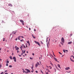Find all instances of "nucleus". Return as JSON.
Segmentation results:
<instances>
[{
  "label": "nucleus",
  "instance_id": "4d7b16f0",
  "mask_svg": "<svg viewBox=\"0 0 74 74\" xmlns=\"http://www.w3.org/2000/svg\"><path fill=\"white\" fill-rule=\"evenodd\" d=\"M26 46L27 48V45H26Z\"/></svg>",
  "mask_w": 74,
  "mask_h": 74
},
{
  "label": "nucleus",
  "instance_id": "423d86ee",
  "mask_svg": "<svg viewBox=\"0 0 74 74\" xmlns=\"http://www.w3.org/2000/svg\"><path fill=\"white\" fill-rule=\"evenodd\" d=\"M21 36H18V40H21L20 38H21Z\"/></svg>",
  "mask_w": 74,
  "mask_h": 74
},
{
  "label": "nucleus",
  "instance_id": "dca6fc26",
  "mask_svg": "<svg viewBox=\"0 0 74 74\" xmlns=\"http://www.w3.org/2000/svg\"><path fill=\"white\" fill-rule=\"evenodd\" d=\"M32 36L33 38H36V37H34V36H33V35L32 34Z\"/></svg>",
  "mask_w": 74,
  "mask_h": 74
},
{
  "label": "nucleus",
  "instance_id": "5fc2aeb1",
  "mask_svg": "<svg viewBox=\"0 0 74 74\" xmlns=\"http://www.w3.org/2000/svg\"><path fill=\"white\" fill-rule=\"evenodd\" d=\"M32 55H33V56L34 55V53H33Z\"/></svg>",
  "mask_w": 74,
  "mask_h": 74
},
{
  "label": "nucleus",
  "instance_id": "a19ab883",
  "mask_svg": "<svg viewBox=\"0 0 74 74\" xmlns=\"http://www.w3.org/2000/svg\"><path fill=\"white\" fill-rule=\"evenodd\" d=\"M21 37H22V38H23L24 37L23 36H21Z\"/></svg>",
  "mask_w": 74,
  "mask_h": 74
},
{
  "label": "nucleus",
  "instance_id": "bf43d9fd",
  "mask_svg": "<svg viewBox=\"0 0 74 74\" xmlns=\"http://www.w3.org/2000/svg\"><path fill=\"white\" fill-rule=\"evenodd\" d=\"M27 55V54H25V56H26Z\"/></svg>",
  "mask_w": 74,
  "mask_h": 74
},
{
  "label": "nucleus",
  "instance_id": "774afa93",
  "mask_svg": "<svg viewBox=\"0 0 74 74\" xmlns=\"http://www.w3.org/2000/svg\"><path fill=\"white\" fill-rule=\"evenodd\" d=\"M52 69V67H50V69Z\"/></svg>",
  "mask_w": 74,
  "mask_h": 74
},
{
  "label": "nucleus",
  "instance_id": "393cba45",
  "mask_svg": "<svg viewBox=\"0 0 74 74\" xmlns=\"http://www.w3.org/2000/svg\"><path fill=\"white\" fill-rule=\"evenodd\" d=\"M60 44H62V45H63V44L62 42H60Z\"/></svg>",
  "mask_w": 74,
  "mask_h": 74
},
{
  "label": "nucleus",
  "instance_id": "58836bf2",
  "mask_svg": "<svg viewBox=\"0 0 74 74\" xmlns=\"http://www.w3.org/2000/svg\"><path fill=\"white\" fill-rule=\"evenodd\" d=\"M4 74V73H3V72H2L1 74Z\"/></svg>",
  "mask_w": 74,
  "mask_h": 74
},
{
  "label": "nucleus",
  "instance_id": "2eb2a0df",
  "mask_svg": "<svg viewBox=\"0 0 74 74\" xmlns=\"http://www.w3.org/2000/svg\"><path fill=\"white\" fill-rule=\"evenodd\" d=\"M8 5L9 6H10V7H12V4H10L9 5Z\"/></svg>",
  "mask_w": 74,
  "mask_h": 74
},
{
  "label": "nucleus",
  "instance_id": "052dcab7",
  "mask_svg": "<svg viewBox=\"0 0 74 74\" xmlns=\"http://www.w3.org/2000/svg\"><path fill=\"white\" fill-rule=\"evenodd\" d=\"M5 74H8L7 73H5Z\"/></svg>",
  "mask_w": 74,
  "mask_h": 74
},
{
  "label": "nucleus",
  "instance_id": "13d9d810",
  "mask_svg": "<svg viewBox=\"0 0 74 74\" xmlns=\"http://www.w3.org/2000/svg\"><path fill=\"white\" fill-rule=\"evenodd\" d=\"M51 56H52V57H53H53H53V56L52 55H51Z\"/></svg>",
  "mask_w": 74,
  "mask_h": 74
},
{
  "label": "nucleus",
  "instance_id": "6ab92c4d",
  "mask_svg": "<svg viewBox=\"0 0 74 74\" xmlns=\"http://www.w3.org/2000/svg\"><path fill=\"white\" fill-rule=\"evenodd\" d=\"M33 67L34 66L33 65L32 67H31V69H32V70H33Z\"/></svg>",
  "mask_w": 74,
  "mask_h": 74
},
{
  "label": "nucleus",
  "instance_id": "e433bc0d",
  "mask_svg": "<svg viewBox=\"0 0 74 74\" xmlns=\"http://www.w3.org/2000/svg\"><path fill=\"white\" fill-rule=\"evenodd\" d=\"M22 23V24H23V25H25V24H24L23 23Z\"/></svg>",
  "mask_w": 74,
  "mask_h": 74
},
{
  "label": "nucleus",
  "instance_id": "5701e85b",
  "mask_svg": "<svg viewBox=\"0 0 74 74\" xmlns=\"http://www.w3.org/2000/svg\"><path fill=\"white\" fill-rule=\"evenodd\" d=\"M9 67L11 68V67H12V65H10V66H9Z\"/></svg>",
  "mask_w": 74,
  "mask_h": 74
},
{
  "label": "nucleus",
  "instance_id": "603ef678",
  "mask_svg": "<svg viewBox=\"0 0 74 74\" xmlns=\"http://www.w3.org/2000/svg\"><path fill=\"white\" fill-rule=\"evenodd\" d=\"M5 72H7V70L5 71Z\"/></svg>",
  "mask_w": 74,
  "mask_h": 74
},
{
  "label": "nucleus",
  "instance_id": "f704fd0d",
  "mask_svg": "<svg viewBox=\"0 0 74 74\" xmlns=\"http://www.w3.org/2000/svg\"><path fill=\"white\" fill-rule=\"evenodd\" d=\"M41 73H42L43 74V72H42V70H41Z\"/></svg>",
  "mask_w": 74,
  "mask_h": 74
},
{
  "label": "nucleus",
  "instance_id": "680f3d73",
  "mask_svg": "<svg viewBox=\"0 0 74 74\" xmlns=\"http://www.w3.org/2000/svg\"><path fill=\"white\" fill-rule=\"evenodd\" d=\"M55 42H57V40H55Z\"/></svg>",
  "mask_w": 74,
  "mask_h": 74
},
{
  "label": "nucleus",
  "instance_id": "20e7f679",
  "mask_svg": "<svg viewBox=\"0 0 74 74\" xmlns=\"http://www.w3.org/2000/svg\"><path fill=\"white\" fill-rule=\"evenodd\" d=\"M13 60H14V62H16V58H15V57H13Z\"/></svg>",
  "mask_w": 74,
  "mask_h": 74
},
{
  "label": "nucleus",
  "instance_id": "c9c22d12",
  "mask_svg": "<svg viewBox=\"0 0 74 74\" xmlns=\"http://www.w3.org/2000/svg\"><path fill=\"white\" fill-rule=\"evenodd\" d=\"M25 50H24V51L23 53H25Z\"/></svg>",
  "mask_w": 74,
  "mask_h": 74
},
{
  "label": "nucleus",
  "instance_id": "ea45409f",
  "mask_svg": "<svg viewBox=\"0 0 74 74\" xmlns=\"http://www.w3.org/2000/svg\"><path fill=\"white\" fill-rule=\"evenodd\" d=\"M14 48H16V46H15L14 47Z\"/></svg>",
  "mask_w": 74,
  "mask_h": 74
},
{
  "label": "nucleus",
  "instance_id": "f03ea898",
  "mask_svg": "<svg viewBox=\"0 0 74 74\" xmlns=\"http://www.w3.org/2000/svg\"><path fill=\"white\" fill-rule=\"evenodd\" d=\"M34 42H35L36 44H38V45H39V47H40V43H39V42H37L36 41H34Z\"/></svg>",
  "mask_w": 74,
  "mask_h": 74
},
{
  "label": "nucleus",
  "instance_id": "37998d69",
  "mask_svg": "<svg viewBox=\"0 0 74 74\" xmlns=\"http://www.w3.org/2000/svg\"><path fill=\"white\" fill-rule=\"evenodd\" d=\"M34 32H36V29H34Z\"/></svg>",
  "mask_w": 74,
  "mask_h": 74
},
{
  "label": "nucleus",
  "instance_id": "a211bd4d",
  "mask_svg": "<svg viewBox=\"0 0 74 74\" xmlns=\"http://www.w3.org/2000/svg\"><path fill=\"white\" fill-rule=\"evenodd\" d=\"M10 59H12V56H11L10 57Z\"/></svg>",
  "mask_w": 74,
  "mask_h": 74
},
{
  "label": "nucleus",
  "instance_id": "c85d7f7f",
  "mask_svg": "<svg viewBox=\"0 0 74 74\" xmlns=\"http://www.w3.org/2000/svg\"><path fill=\"white\" fill-rule=\"evenodd\" d=\"M22 48V46H21L20 47V49H21Z\"/></svg>",
  "mask_w": 74,
  "mask_h": 74
},
{
  "label": "nucleus",
  "instance_id": "8fccbe9b",
  "mask_svg": "<svg viewBox=\"0 0 74 74\" xmlns=\"http://www.w3.org/2000/svg\"><path fill=\"white\" fill-rule=\"evenodd\" d=\"M17 40V38H16V39H15V40H16H16Z\"/></svg>",
  "mask_w": 74,
  "mask_h": 74
},
{
  "label": "nucleus",
  "instance_id": "9d476101",
  "mask_svg": "<svg viewBox=\"0 0 74 74\" xmlns=\"http://www.w3.org/2000/svg\"><path fill=\"white\" fill-rule=\"evenodd\" d=\"M27 44L29 45V46L30 45V43L29 42V41H28L27 42Z\"/></svg>",
  "mask_w": 74,
  "mask_h": 74
},
{
  "label": "nucleus",
  "instance_id": "39448f33",
  "mask_svg": "<svg viewBox=\"0 0 74 74\" xmlns=\"http://www.w3.org/2000/svg\"><path fill=\"white\" fill-rule=\"evenodd\" d=\"M53 58L54 59V60H55L56 61H57V62H59V61H58L57 60V59H56V58L54 57H53Z\"/></svg>",
  "mask_w": 74,
  "mask_h": 74
},
{
  "label": "nucleus",
  "instance_id": "9b49d317",
  "mask_svg": "<svg viewBox=\"0 0 74 74\" xmlns=\"http://www.w3.org/2000/svg\"><path fill=\"white\" fill-rule=\"evenodd\" d=\"M38 64L37 63L35 65V67H37V66H38Z\"/></svg>",
  "mask_w": 74,
  "mask_h": 74
},
{
  "label": "nucleus",
  "instance_id": "de8ad7c7",
  "mask_svg": "<svg viewBox=\"0 0 74 74\" xmlns=\"http://www.w3.org/2000/svg\"><path fill=\"white\" fill-rule=\"evenodd\" d=\"M55 70V73H56V69H54Z\"/></svg>",
  "mask_w": 74,
  "mask_h": 74
},
{
  "label": "nucleus",
  "instance_id": "6e6d98bb",
  "mask_svg": "<svg viewBox=\"0 0 74 74\" xmlns=\"http://www.w3.org/2000/svg\"><path fill=\"white\" fill-rule=\"evenodd\" d=\"M30 59H32V58H31V57H30Z\"/></svg>",
  "mask_w": 74,
  "mask_h": 74
},
{
  "label": "nucleus",
  "instance_id": "b1692460",
  "mask_svg": "<svg viewBox=\"0 0 74 74\" xmlns=\"http://www.w3.org/2000/svg\"><path fill=\"white\" fill-rule=\"evenodd\" d=\"M22 70H23V73H24V72H25V70H24V69H22Z\"/></svg>",
  "mask_w": 74,
  "mask_h": 74
},
{
  "label": "nucleus",
  "instance_id": "a18cd8bd",
  "mask_svg": "<svg viewBox=\"0 0 74 74\" xmlns=\"http://www.w3.org/2000/svg\"><path fill=\"white\" fill-rule=\"evenodd\" d=\"M53 55L54 56H55V57H56V56L55 55H54V53H53Z\"/></svg>",
  "mask_w": 74,
  "mask_h": 74
},
{
  "label": "nucleus",
  "instance_id": "69168bd1",
  "mask_svg": "<svg viewBox=\"0 0 74 74\" xmlns=\"http://www.w3.org/2000/svg\"><path fill=\"white\" fill-rule=\"evenodd\" d=\"M47 67H48V68H49V67H48V66H47Z\"/></svg>",
  "mask_w": 74,
  "mask_h": 74
},
{
  "label": "nucleus",
  "instance_id": "4468645a",
  "mask_svg": "<svg viewBox=\"0 0 74 74\" xmlns=\"http://www.w3.org/2000/svg\"><path fill=\"white\" fill-rule=\"evenodd\" d=\"M58 67H59V68H60V69H61V68L60 67V65L58 64Z\"/></svg>",
  "mask_w": 74,
  "mask_h": 74
},
{
  "label": "nucleus",
  "instance_id": "79ce46f5",
  "mask_svg": "<svg viewBox=\"0 0 74 74\" xmlns=\"http://www.w3.org/2000/svg\"><path fill=\"white\" fill-rule=\"evenodd\" d=\"M24 48H26V46H24Z\"/></svg>",
  "mask_w": 74,
  "mask_h": 74
},
{
  "label": "nucleus",
  "instance_id": "7ed1b4c3",
  "mask_svg": "<svg viewBox=\"0 0 74 74\" xmlns=\"http://www.w3.org/2000/svg\"><path fill=\"white\" fill-rule=\"evenodd\" d=\"M61 41L63 43L64 42V38L63 37L62 38H61Z\"/></svg>",
  "mask_w": 74,
  "mask_h": 74
},
{
  "label": "nucleus",
  "instance_id": "0eeeda50",
  "mask_svg": "<svg viewBox=\"0 0 74 74\" xmlns=\"http://www.w3.org/2000/svg\"><path fill=\"white\" fill-rule=\"evenodd\" d=\"M69 69H70V67H67L65 69V70H68Z\"/></svg>",
  "mask_w": 74,
  "mask_h": 74
},
{
  "label": "nucleus",
  "instance_id": "e2e57ef3",
  "mask_svg": "<svg viewBox=\"0 0 74 74\" xmlns=\"http://www.w3.org/2000/svg\"><path fill=\"white\" fill-rule=\"evenodd\" d=\"M19 56L20 57H21V55H19Z\"/></svg>",
  "mask_w": 74,
  "mask_h": 74
},
{
  "label": "nucleus",
  "instance_id": "bb28decb",
  "mask_svg": "<svg viewBox=\"0 0 74 74\" xmlns=\"http://www.w3.org/2000/svg\"><path fill=\"white\" fill-rule=\"evenodd\" d=\"M59 53H60V55H62V53H60V52H59Z\"/></svg>",
  "mask_w": 74,
  "mask_h": 74
},
{
  "label": "nucleus",
  "instance_id": "338daca9",
  "mask_svg": "<svg viewBox=\"0 0 74 74\" xmlns=\"http://www.w3.org/2000/svg\"><path fill=\"white\" fill-rule=\"evenodd\" d=\"M27 53H28V51H27Z\"/></svg>",
  "mask_w": 74,
  "mask_h": 74
},
{
  "label": "nucleus",
  "instance_id": "aec40b11",
  "mask_svg": "<svg viewBox=\"0 0 74 74\" xmlns=\"http://www.w3.org/2000/svg\"><path fill=\"white\" fill-rule=\"evenodd\" d=\"M7 63H9V61H7L6 62Z\"/></svg>",
  "mask_w": 74,
  "mask_h": 74
},
{
  "label": "nucleus",
  "instance_id": "c03bdc74",
  "mask_svg": "<svg viewBox=\"0 0 74 74\" xmlns=\"http://www.w3.org/2000/svg\"><path fill=\"white\" fill-rule=\"evenodd\" d=\"M0 69H1V65H0Z\"/></svg>",
  "mask_w": 74,
  "mask_h": 74
},
{
  "label": "nucleus",
  "instance_id": "473e14b6",
  "mask_svg": "<svg viewBox=\"0 0 74 74\" xmlns=\"http://www.w3.org/2000/svg\"><path fill=\"white\" fill-rule=\"evenodd\" d=\"M8 64H6V66H8Z\"/></svg>",
  "mask_w": 74,
  "mask_h": 74
},
{
  "label": "nucleus",
  "instance_id": "c756f323",
  "mask_svg": "<svg viewBox=\"0 0 74 74\" xmlns=\"http://www.w3.org/2000/svg\"><path fill=\"white\" fill-rule=\"evenodd\" d=\"M46 74H48V72H47V71H46Z\"/></svg>",
  "mask_w": 74,
  "mask_h": 74
},
{
  "label": "nucleus",
  "instance_id": "1a4fd4ad",
  "mask_svg": "<svg viewBox=\"0 0 74 74\" xmlns=\"http://www.w3.org/2000/svg\"><path fill=\"white\" fill-rule=\"evenodd\" d=\"M20 22H22V23H24V21H23L22 20H20Z\"/></svg>",
  "mask_w": 74,
  "mask_h": 74
},
{
  "label": "nucleus",
  "instance_id": "72a5a7b5",
  "mask_svg": "<svg viewBox=\"0 0 74 74\" xmlns=\"http://www.w3.org/2000/svg\"><path fill=\"white\" fill-rule=\"evenodd\" d=\"M36 73H38V71H36Z\"/></svg>",
  "mask_w": 74,
  "mask_h": 74
},
{
  "label": "nucleus",
  "instance_id": "f3484780",
  "mask_svg": "<svg viewBox=\"0 0 74 74\" xmlns=\"http://www.w3.org/2000/svg\"><path fill=\"white\" fill-rule=\"evenodd\" d=\"M22 52V53L21 54L22 56V55H23V50Z\"/></svg>",
  "mask_w": 74,
  "mask_h": 74
},
{
  "label": "nucleus",
  "instance_id": "49530a36",
  "mask_svg": "<svg viewBox=\"0 0 74 74\" xmlns=\"http://www.w3.org/2000/svg\"><path fill=\"white\" fill-rule=\"evenodd\" d=\"M65 51H66V52H68V50H65Z\"/></svg>",
  "mask_w": 74,
  "mask_h": 74
},
{
  "label": "nucleus",
  "instance_id": "f257e3e1",
  "mask_svg": "<svg viewBox=\"0 0 74 74\" xmlns=\"http://www.w3.org/2000/svg\"><path fill=\"white\" fill-rule=\"evenodd\" d=\"M25 70H26V71H27V72L25 71V73H30V70L27 69H25Z\"/></svg>",
  "mask_w": 74,
  "mask_h": 74
},
{
  "label": "nucleus",
  "instance_id": "f8f14e48",
  "mask_svg": "<svg viewBox=\"0 0 74 74\" xmlns=\"http://www.w3.org/2000/svg\"><path fill=\"white\" fill-rule=\"evenodd\" d=\"M70 59H71V61L72 62H74V61L71 58H70Z\"/></svg>",
  "mask_w": 74,
  "mask_h": 74
},
{
  "label": "nucleus",
  "instance_id": "7c9ffc66",
  "mask_svg": "<svg viewBox=\"0 0 74 74\" xmlns=\"http://www.w3.org/2000/svg\"><path fill=\"white\" fill-rule=\"evenodd\" d=\"M41 44H43V42H42L41 41H40Z\"/></svg>",
  "mask_w": 74,
  "mask_h": 74
},
{
  "label": "nucleus",
  "instance_id": "09e8293b",
  "mask_svg": "<svg viewBox=\"0 0 74 74\" xmlns=\"http://www.w3.org/2000/svg\"><path fill=\"white\" fill-rule=\"evenodd\" d=\"M17 53H19V50H18L17 51Z\"/></svg>",
  "mask_w": 74,
  "mask_h": 74
},
{
  "label": "nucleus",
  "instance_id": "3c124183",
  "mask_svg": "<svg viewBox=\"0 0 74 74\" xmlns=\"http://www.w3.org/2000/svg\"><path fill=\"white\" fill-rule=\"evenodd\" d=\"M1 51V48H0V51Z\"/></svg>",
  "mask_w": 74,
  "mask_h": 74
},
{
  "label": "nucleus",
  "instance_id": "4c0bfd02",
  "mask_svg": "<svg viewBox=\"0 0 74 74\" xmlns=\"http://www.w3.org/2000/svg\"><path fill=\"white\" fill-rule=\"evenodd\" d=\"M72 35H73V34H71L70 35V36H72Z\"/></svg>",
  "mask_w": 74,
  "mask_h": 74
},
{
  "label": "nucleus",
  "instance_id": "0e129e2a",
  "mask_svg": "<svg viewBox=\"0 0 74 74\" xmlns=\"http://www.w3.org/2000/svg\"><path fill=\"white\" fill-rule=\"evenodd\" d=\"M14 34H16V32H14Z\"/></svg>",
  "mask_w": 74,
  "mask_h": 74
},
{
  "label": "nucleus",
  "instance_id": "4be33fe9",
  "mask_svg": "<svg viewBox=\"0 0 74 74\" xmlns=\"http://www.w3.org/2000/svg\"><path fill=\"white\" fill-rule=\"evenodd\" d=\"M37 63L38 65H39V66H40V63H39L38 62Z\"/></svg>",
  "mask_w": 74,
  "mask_h": 74
},
{
  "label": "nucleus",
  "instance_id": "2f4dec72",
  "mask_svg": "<svg viewBox=\"0 0 74 74\" xmlns=\"http://www.w3.org/2000/svg\"><path fill=\"white\" fill-rule=\"evenodd\" d=\"M5 38H3V41H5Z\"/></svg>",
  "mask_w": 74,
  "mask_h": 74
},
{
  "label": "nucleus",
  "instance_id": "412c9836",
  "mask_svg": "<svg viewBox=\"0 0 74 74\" xmlns=\"http://www.w3.org/2000/svg\"><path fill=\"white\" fill-rule=\"evenodd\" d=\"M48 71L47 72H50V71H49L48 70V69H47L46 70V71Z\"/></svg>",
  "mask_w": 74,
  "mask_h": 74
},
{
  "label": "nucleus",
  "instance_id": "6e6552de",
  "mask_svg": "<svg viewBox=\"0 0 74 74\" xmlns=\"http://www.w3.org/2000/svg\"><path fill=\"white\" fill-rule=\"evenodd\" d=\"M72 44V42L71 41L68 42V44Z\"/></svg>",
  "mask_w": 74,
  "mask_h": 74
},
{
  "label": "nucleus",
  "instance_id": "cd10ccee",
  "mask_svg": "<svg viewBox=\"0 0 74 74\" xmlns=\"http://www.w3.org/2000/svg\"><path fill=\"white\" fill-rule=\"evenodd\" d=\"M23 39L21 40L20 41H21V42H22V41H23Z\"/></svg>",
  "mask_w": 74,
  "mask_h": 74
},
{
  "label": "nucleus",
  "instance_id": "864d4df0",
  "mask_svg": "<svg viewBox=\"0 0 74 74\" xmlns=\"http://www.w3.org/2000/svg\"><path fill=\"white\" fill-rule=\"evenodd\" d=\"M29 30H30L31 29L30 28H29Z\"/></svg>",
  "mask_w": 74,
  "mask_h": 74
},
{
  "label": "nucleus",
  "instance_id": "a878e982",
  "mask_svg": "<svg viewBox=\"0 0 74 74\" xmlns=\"http://www.w3.org/2000/svg\"><path fill=\"white\" fill-rule=\"evenodd\" d=\"M63 52H66V51H65V50H64V49L63 50Z\"/></svg>",
  "mask_w": 74,
  "mask_h": 74
},
{
  "label": "nucleus",
  "instance_id": "ddd939ff",
  "mask_svg": "<svg viewBox=\"0 0 74 74\" xmlns=\"http://www.w3.org/2000/svg\"><path fill=\"white\" fill-rule=\"evenodd\" d=\"M19 49V47H17L16 48V51H17V50H18V49Z\"/></svg>",
  "mask_w": 74,
  "mask_h": 74
}]
</instances>
